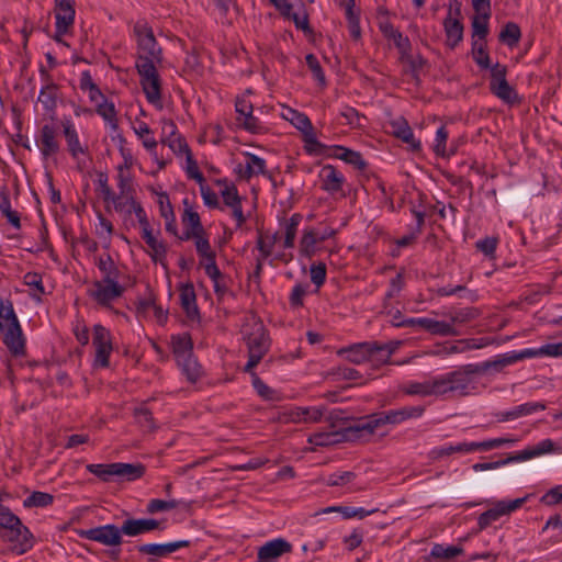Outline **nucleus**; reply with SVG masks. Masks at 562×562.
<instances>
[{
    "mask_svg": "<svg viewBox=\"0 0 562 562\" xmlns=\"http://www.w3.org/2000/svg\"><path fill=\"white\" fill-rule=\"evenodd\" d=\"M136 41L135 67L140 77V86L146 99L151 104L161 100V85L158 67L162 64V48L157 42L153 27L145 20L137 21L133 26Z\"/></svg>",
    "mask_w": 562,
    "mask_h": 562,
    "instance_id": "nucleus-1",
    "label": "nucleus"
},
{
    "mask_svg": "<svg viewBox=\"0 0 562 562\" xmlns=\"http://www.w3.org/2000/svg\"><path fill=\"white\" fill-rule=\"evenodd\" d=\"M0 334L2 342L13 358L26 356V338L15 314L13 303L0 297Z\"/></svg>",
    "mask_w": 562,
    "mask_h": 562,
    "instance_id": "nucleus-2",
    "label": "nucleus"
},
{
    "mask_svg": "<svg viewBox=\"0 0 562 562\" xmlns=\"http://www.w3.org/2000/svg\"><path fill=\"white\" fill-rule=\"evenodd\" d=\"M87 471L98 476L103 482H131L140 479L145 474V467L142 463H90Z\"/></svg>",
    "mask_w": 562,
    "mask_h": 562,
    "instance_id": "nucleus-3",
    "label": "nucleus"
},
{
    "mask_svg": "<svg viewBox=\"0 0 562 562\" xmlns=\"http://www.w3.org/2000/svg\"><path fill=\"white\" fill-rule=\"evenodd\" d=\"M479 366L468 364L464 370H456L448 372L443 375L437 376L439 394L445 395L447 393H458L460 395H467L469 393V386L471 384L470 374L479 373Z\"/></svg>",
    "mask_w": 562,
    "mask_h": 562,
    "instance_id": "nucleus-4",
    "label": "nucleus"
},
{
    "mask_svg": "<svg viewBox=\"0 0 562 562\" xmlns=\"http://www.w3.org/2000/svg\"><path fill=\"white\" fill-rule=\"evenodd\" d=\"M243 334L248 347V356L257 355L262 359L270 347V339L263 324L254 319L251 324H246L243 327Z\"/></svg>",
    "mask_w": 562,
    "mask_h": 562,
    "instance_id": "nucleus-5",
    "label": "nucleus"
},
{
    "mask_svg": "<svg viewBox=\"0 0 562 562\" xmlns=\"http://www.w3.org/2000/svg\"><path fill=\"white\" fill-rule=\"evenodd\" d=\"M78 536L82 539L99 542L106 547H116L123 543L122 526L117 527L113 524H108L90 529H81Z\"/></svg>",
    "mask_w": 562,
    "mask_h": 562,
    "instance_id": "nucleus-6",
    "label": "nucleus"
},
{
    "mask_svg": "<svg viewBox=\"0 0 562 562\" xmlns=\"http://www.w3.org/2000/svg\"><path fill=\"white\" fill-rule=\"evenodd\" d=\"M529 498V495H526L520 498H516L513 501H498L495 505L482 513L477 519L479 530H484L487 528L493 521L498 520L502 516L508 515L512 512L520 508Z\"/></svg>",
    "mask_w": 562,
    "mask_h": 562,
    "instance_id": "nucleus-7",
    "label": "nucleus"
},
{
    "mask_svg": "<svg viewBox=\"0 0 562 562\" xmlns=\"http://www.w3.org/2000/svg\"><path fill=\"white\" fill-rule=\"evenodd\" d=\"M425 412L424 406H404L398 409H390L376 414H372L376 427L384 425H397L412 418L420 417Z\"/></svg>",
    "mask_w": 562,
    "mask_h": 562,
    "instance_id": "nucleus-8",
    "label": "nucleus"
},
{
    "mask_svg": "<svg viewBox=\"0 0 562 562\" xmlns=\"http://www.w3.org/2000/svg\"><path fill=\"white\" fill-rule=\"evenodd\" d=\"M125 288L120 282H98L93 281L88 295L103 307L111 306L112 302L121 297Z\"/></svg>",
    "mask_w": 562,
    "mask_h": 562,
    "instance_id": "nucleus-9",
    "label": "nucleus"
},
{
    "mask_svg": "<svg viewBox=\"0 0 562 562\" xmlns=\"http://www.w3.org/2000/svg\"><path fill=\"white\" fill-rule=\"evenodd\" d=\"M0 537L3 541L11 543L10 551L18 555L25 553L33 547L32 533L23 524L0 531Z\"/></svg>",
    "mask_w": 562,
    "mask_h": 562,
    "instance_id": "nucleus-10",
    "label": "nucleus"
},
{
    "mask_svg": "<svg viewBox=\"0 0 562 562\" xmlns=\"http://www.w3.org/2000/svg\"><path fill=\"white\" fill-rule=\"evenodd\" d=\"M92 344L95 348L94 364L108 368L110 363L109 358L112 351L110 331L100 324L94 325Z\"/></svg>",
    "mask_w": 562,
    "mask_h": 562,
    "instance_id": "nucleus-11",
    "label": "nucleus"
},
{
    "mask_svg": "<svg viewBox=\"0 0 562 562\" xmlns=\"http://www.w3.org/2000/svg\"><path fill=\"white\" fill-rule=\"evenodd\" d=\"M191 544L189 540H178L167 543H144L136 546V550L148 557V562H156L159 559L166 558L181 548H187Z\"/></svg>",
    "mask_w": 562,
    "mask_h": 562,
    "instance_id": "nucleus-12",
    "label": "nucleus"
},
{
    "mask_svg": "<svg viewBox=\"0 0 562 562\" xmlns=\"http://www.w3.org/2000/svg\"><path fill=\"white\" fill-rule=\"evenodd\" d=\"M378 429L373 415L360 418L352 425H345L339 427L340 438L345 441H356L366 436H371Z\"/></svg>",
    "mask_w": 562,
    "mask_h": 562,
    "instance_id": "nucleus-13",
    "label": "nucleus"
},
{
    "mask_svg": "<svg viewBox=\"0 0 562 562\" xmlns=\"http://www.w3.org/2000/svg\"><path fill=\"white\" fill-rule=\"evenodd\" d=\"M461 10L458 4L454 10L449 8L448 16L443 21L447 45L454 48L463 38V24L460 21Z\"/></svg>",
    "mask_w": 562,
    "mask_h": 562,
    "instance_id": "nucleus-14",
    "label": "nucleus"
},
{
    "mask_svg": "<svg viewBox=\"0 0 562 562\" xmlns=\"http://www.w3.org/2000/svg\"><path fill=\"white\" fill-rule=\"evenodd\" d=\"M292 551V544L285 539L278 538L266 542L258 550L259 562H274L279 557Z\"/></svg>",
    "mask_w": 562,
    "mask_h": 562,
    "instance_id": "nucleus-15",
    "label": "nucleus"
},
{
    "mask_svg": "<svg viewBox=\"0 0 562 562\" xmlns=\"http://www.w3.org/2000/svg\"><path fill=\"white\" fill-rule=\"evenodd\" d=\"M160 529V522L153 518H127L122 522V532L128 537H137Z\"/></svg>",
    "mask_w": 562,
    "mask_h": 562,
    "instance_id": "nucleus-16",
    "label": "nucleus"
},
{
    "mask_svg": "<svg viewBox=\"0 0 562 562\" xmlns=\"http://www.w3.org/2000/svg\"><path fill=\"white\" fill-rule=\"evenodd\" d=\"M319 179L322 181L321 188L330 194L340 192L345 182L342 173L331 165H325L321 169Z\"/></svg>",
    "mask_w": 562,
    "mask_h": 562,
    "instance_id": "nucleus-17",
    "label": "nucleus"
},
{
    "mask_svg": "<svg viewBox=\"0 0 562 562\" xmlns=\"http://www.w3.org/2000/svg\"><path fill=\"white\" fill-rule=\"evenodd\" d=\"M398 342L380 344L369 341V362L373 367H380L389 363L391 356L397 348Z\"/></svg>",
    "mask_w": 562,
    "mask_h": 562,
    "instance_id": "nucleus-18",
    "label": "nucleus"
},
{
    "mask_svg": "<svg viewBox=\"0 0 562 562\" xmlns=\"http://www.w3.org/2000/svg\"><path fill=\"white\" fill-rule=\"evenodd\" d=\"M550 452L562 453V447H558L551 439H543L536 446L528 447L514 454L516 462L526 461Z\"/></svg>",
    "mask_w": 562,
    "mask_h": 562,
    "instance_id": "nucleus-19",
    "label": "nucleus"
},
{
    "mask_svg": "<svg viewBox=\"0 0 562 562\" xmlns=\"http://www.w3.org/2000/svg\"><path fill=\"white\" fill-rule=\"evenodd\" d=\"M182 223L186 227L183 234L179 236L180 240H189L192 237H198V234H204V228L198 212L192 206L184 209L182 214Z\"/></svg>",
    "mask_w": 562,
    "mask_h": 562,
    "instance_id": "nucleus-20",
    "label": "nucleus"
},
{
    "mask_svg": "<svg viewBox=\"0 0 562 562\" xmlns=\"http://www.w3.org/2000/svg\"><path fill=\"white\" fill-rule=\"evenodd\" d=\"M61 125L70 156L76 159L80 154H86L88 148L81 145L78 132L71 120L65 119Z\"/></svg>",
    "mask_w": 562,
    "mask_h": 562,
    "instance_id": "nucleus-21",
    "label": "nucleus"
},
{
    "mask_svg": "<svg viewBox=\"0 0 562 562\" xmlns=\"http://www.w3.org/2000/svg\"><path fill=\"white\" fill-rule=\"evenodd\" d=\"M57 98H58V86L48 81L41 89L37 101L44 108L46 114L53 120L55 117V112L57 108Z\"/></svg>",
    "mask_w": 562,
    "mask_h": 562,
    "instance_id": "nucleus-22",
    "label": "nucleus"
},
{
    "mask_svg": "<svg viewBox=\"0 0 562 562\" xmlns=\"http://www.w3.org/2000/svg\"><path fill=\"white\" fill-rule=\"evenodd\" d=\"M41 153L44 158H48L59 151V143L57 140L56 128L52 125L45 124L41 128Z\"/></svg>",
    "mask_w": 562,
    "mask_h": 562,
    "instance_id": "nucleus-23",
    "label": "nucleus"
},
{
    "mask_svg": "<svg viewBox=\"0 0 562 562\" xmlns=\"http://www.w3.org/2000/svg\"><path fill=\"white\" fill-rule=\"evenodd\" d=\"M95 266L102 274L98 282H119L121 272L110 254H104L95 259Z\"/></svg>",
    "mask_w": 562,
    "mask_h": 562,
    "instance_id": "nucleus-24",
    "label": "nucleus"
},
{
    "mask_svg": "<svg viewBox=\"0 0 562 562\" xmlns=\"http://www.w3.org/2000/svg\"><path fill=\"white\" fill-rule=\"evenodd\" d=\"M380 31L390 41H393L395 47L401 55H407L411 49V42L407 36H404L393 24L389 21L380 22Z\"/></svg>",
    "mask_w": 562,
    "mask_h": 562,
    "instance_id": "nucleus-25",
    "label": "nucleus"
},
{
    "mask_svg": "<svg viewBox=\"0 0 562 562\" xmlns=\"http://www.w3.org/2000/svg\"><path fill=\"white\" fill-rule=\"evenodd\" d=\"M437 385V378L424 382H411L405 386L404 392L408 395L440 396Z\"/></svg>",
    "mask_w": 562,
    "mask_h": 562,
    "instance_id": "nucleus-26",
    "label": "nucleus"
},
{
    "mask_svg": "<svg viewBox=\"0 0 562 562\" xmlns=\"http://www.w3.org/2000/svg\"><path fill=\"white\" fill-rule=\"evenodd\" d=\"M180 302L181 306L184 310L187 316L190 319H194L199 315V310L196 305V296L194 292V288L191 283L183 285L180 290Z\"/></svg>",
    "mask_w": 562,
    "mask_h": 562,
    "instance_id": "nucleus-27",
    "label": "nucleus"
},
{
    "mask_svg": "<svg viewBox=\"0 0 562 562\" xmlns=\"http://www.w3.org/2000/svg\"><path fill=\"white\" fill-rule=\"evenodd\" d=\"M419 327L425 329L426 331L438 335V336H456L458 335L457 330L453 328L452 324L436 321L428 317H423L419 322Z\"/></svg>",
    "mask_w": 562,
    "mask_h": 562,
    "instance_id": "nucleus-28",
    "label": "nucleus"
},
{
    "mask_svg": "<svg viewBox=\"0 0 562 562\" xmlns=\"http://www.w3.org/2000/svg\"><path fill=\"white\" fill-rule=\"evenodd\" d=\"M328 431H318L308 437V442L316 447H328L342 442L339 428L335 429V425L330 426Z\"/></svg>",
    "mask_w": 562,
    "mask_h": 562,
    "instance_id": "nucleus-29",
    "label": "nucleus"
},
{
    "mask_svg": "<svg viewBox=\"0 0 562 562\" xmlns=\"http://www.w3.org/2000/svg\"><path fill=\"white\" fill-rule=\"evenodd\" d=\"M369 341H364L344 348L339 353L346 355L348 361L360 364L366 361L369 362Z\"/></svg>",
    "mask_w": 562,
    "mask_h": 562,
    "instance_id": "nucleus-30",
    "label": "nucleus"
},
{
    "mask_svg": "<svg viewBox=\"0 0 562 562\" xmlns=\"http://www.w3.org/2000/svg\"><path fill=\"white\" fill-rule=\"evenodd\" d=\"M491 92L507 104H515L520 101L517 91L508 81H499L497 85H490Z\"/></svg>",
    "mask_w": 562,
    "mask_h": 562,
    "instance_id": "nucleus-31",
    "label": "nucleus"
},
{
    "mask_svg": "<svg viewBox=\"0 0 562 562\" xmlns=\"http://www.w3.org/2000/svg\"><path fill=\"white\" fill-rule=\"evenodd\" d=\"M177 363L181 368L188 381L195 383L200 379L202 374V368L193 357V353L189 355L188 357L177 359Z\"/></svg>",
    "mask_w": 562,
    "mask_h": 562,
    "instance_id": "nucleus-32",
    "label": "nucleus"
},
{
    "mask_svg": "<svg viewBox=\"0 0 562 562\" xmlns=\"http://www.w3.org/2000/svg\"><path fill=\"white\" fill-rule=\"evenodd\" d=\"M171 342L176 360L193 353V344L189 334L172 336Z\"/></svg>",
    "mask_w": 562,
    "mask_h": 562,
    "instance_id": "nucleus-33",
    "label": "nucleus"
},
{
    "mask_svg": "<svg viewBox=\"0 0 562 562\" xmlns=\"http://www.w3.org/2000/svg\"><path fill=\"white\" fill-rule=\"evenodd\" d=\"M335 149L339 153L335 154V157L344 160L345 162L352 165L358 170H364L367 162L363 160L359 151L351 150L342 146H335Z\"/></svg>",
    "mask_w": 562,
    "mask_h": 562,
    "instance_id": "nucleus-34",
    "label": "nucleus"
},
{
    "mask_svg": "<svg viewBox=\"0 0 562 562\" xmlns=\"http://www.w3.org/2000/svg\"><path fill=\"white\" fill-rule=\"evenodd\" d=\"M490 12L476 13L472 19V37H477V41H485L488 34V19Z\"/></svg>",
    "mask_w": 562,
    "mask_h": 562,
    "instance_id": "nucleus-35",
    "label": "nucleus"
},
{
    "mask_svg": "<svg viewBox=\"0 0 562 562\" xmlns=\"http://www.w3.org/2000/svg\"><path fill=\"white\" fill-rule=\"evenodd\" d=\"M117 188L119 193L122 195H126L127 201H131L132 199H135V189L133 187V179L132 176L124 171V166L117 167Z\"/></svg>",
    "mask_w": 562,
    "mask_h": 562,
    "instance_id": "nucleus-36",
    "label": "nucleus"
},
{
    "mask_svg": "<svg viewBox=\"0 0 562 562\" xmlns=\"http://www.w3.org/2000/svg\"><path fill=\"white\" fill-rule=\"evenodd\" d=\"M520 37V27L514 22H507L498 35V40L509 47L516 46Z\"/></svg>",
    "mask_w": 562,
    "mask_h": 562,
    "instance_id": "nucleus-37",
    "label": "nucleus"
},
{
    "mask_svg": "<svg viewBox=\"0 0 562 562\" xmlns=\"http://www.w3.org/2000/svg\"><path fill=\"white\" fill-rule=\"evenodd\" d=\"M304 148L308 154L322 155L325 153L326 146L317 140L313 125L302 132Z\"/></svg>",
    "mask_w": 562,
    "mask_h": 562,
    "instance_id": "nucleus-38",
    "label": "nucleus"
},
{
    "mask_svg": "<svg viewBox=\"0 0 562 562\" xmlns=\"http://www.w3.org/2000/svg\"><path fill=\"white\" fill-rule=\"evenodd\" d=\"M302 218L303 216L300 213H294L284 222L285 236L283 245L285 248H292L294 246L295 235Z\"/></svg>",
    "mask_w": 562,
    "mask_h": 562,
    "instance_id": "nucleus-39",
    "label": "nucleus"
},
{
    "mask_svg": "<svg viewBox=\"0 0 562 562\" xmlns=\"http://www.w3.org/2000/svg\"><path fill=\"white\" fill-rule=\"evenodd\" d=\"M324 239V236L318 238L313 229L305 231L300 243L301 254L306 257H312L315 252L317 241H323Z\"/></svg>",
    "mask_w": 562,
    "mask_h": 562,
    "instance_id": "nucleus-40",
    "label": "nucleus"
},
{
    "mask_svg": "<svg viewBox=\"0 0 562 562\" xmlns=\"http://www.w3.org/2000/svg\"><path fill=\"white\" fill-rule=\"evenodd\" d=\"M473 59L483 69L491 67V59L486 52V45L484 41L474 40L472 43Z\"/></svg>",
    "mask_w": 562,
    "mask_h": 562,
    "instance_id": "nucleus-41",
    "label": "nucleus"
},
{
    "mask_svg": "<svg viewBox=\"0 0 562 562\" xmlns=\"http://www.w3.org/2000/svg\"><path fill=\"white\" fill-rule=\"evenodd\" d=\"M97 113L103 117L104 121L109 122L111 128L116 131L119 128V122L116 119V110L112 102L106 100L98 103Z\"/></svg>",
    "mask_w": 562,
    "mask_h": 562,
    "instance_id": "nucleus-42",
    "label": "nucleus"
},
{
    "mask_svg": "<svg viewBox=\"0 0 562 562\" xmlns=\"http://www.w3.org/2000/svg\"><path fill=\"white\" fill-rule=\"evenodd\" d=\"M462 551V548L457 546L445 547L443 544L437 543L431 548L430 557L436 560H449L461 554Z\"/></svg>",
    "mask_w": 562,
    "mask_h": 562,
    "instance_id": "nucleus-43",
    "label": "nucleus"
},
{
    "mask_svg": "<svg viewBox=\"0 0 562 562\" xmlns=\"http://www.w3.org/2000/svg\"><path fill=\"white\" fill-rule=\"evenodd\" d=\"M54 502V496L44 492H33L23 501V506L26 508L32 507H46Z\"/></svg>",
    "mask_w": 562,
    "mask_h": 562,
    "instance_id": "nucleus-44",
    "label": "nucleus"
},
{
    "mask_svg": "<svg viewBox=\"0 0 562 562\" xmlns=\"http://www.w3.org/2000/svg\"><path fill=\"white\" fill-rule=\"evenodd\" d=\"M150 251L148 255L150 256L151 260L154 262H159L164 269L167 270V261H166V255H167V246L161 240H154L153 243L147 244Z\"/></svg>",
    "mask_w": 562,
    "mask_h": 562,
    "instance_id": "nucleus-45",
    "label": "nucleus"
},
{
    "mask_svg": "<svg viewBox=\"0 0 562 562\" xmlns=\"http://www.w3.org/2000/svg\"><path fill=\"white\" fill-rule=\"evenodd\" d=\"M401 59L408 64L412 78L418 83L420 81L419 71L427 64V60L422 55L413 56L408 53L407 55H401Z\"/></svg>",
    "mask_w": 562,
    "mask_h": 562,
    "instance_id": "nucleus-46",
    "label": "nucleus"
},
{
    "mask_svg": "<svg viewBox=\"0 0 562 562\" xmlns=\"http://www.w3.org/2000/svg\"><path fill=\"white\" fill-rule=\"evenodd\" d=\"M135 133L143 140V146L151 154H156L157 142L151 136L153 132L145 122H140L138 127L135 128Z\"/></svg>",
    "mask_w": 562,
    "mask_h": 562,
    "instance_id": "nucleus-47",
    "label": "nucleus"
},
{
    "mask_svg": "<svg viewBox=\"0 0 562 562\" xmlns=\"http://www.w3.org/2000/svg\"><path fill=\"white\" fill-rule=\"evenodd\" d=\"M480 315V312L475 307H464L458 311L449 313L450 324H465L475 319Z\"/></svg>",
    "mask_w": 562,
    "mask_h": 562,
    "instance_id": "nucleus-48",
    "label": "nucleus"
},
{
    "mask_svg": "<svg viewBox=\"0 0 562 562\" xmlns=\"http://www.w3.org/2000/svg\"><path fill=\"white\" fill-rule=\"evenodd\" d=\"M134 416L137 420V423L143 427L144 429L148 431H153L156 429V424L153 417L151 412L145 407L139 406L134 409Z\"/></svg>",
    "mask_w": 562,
    "mask_h": 562,
    "instance_id": "nucleus-49",
    "label": "nucleus"
},
{
    "mask_svg": "<svg viewBox=\"0 0 562 562\" xmlns=\"http://www.w3.org/2000/svg\"><path fill=\"white\" fill-rule=\"evenodd\" d=\"M515 362H516V360H515L513 351H512V352H507V353L498 357L497 359H495L493 361L483 362L482 366L479 367V369H480V372L486 371L491 368L495 369L496 371H501L503 368H505L509 364H513Z\"/></svg>",
    "mask_w": 562,
    "mask_h": 562,
    "instance_id": "nucleus-50",
    "label": "nucleus"
},
{
    "mask_svg": "<svg viewBox=\"0 0 562 562\" xmlns=\"http://www.w3.org/2000/svg\"><path fill=\"white\" fill-rule=\"evenodd\" d=\"M21 519L8 507L0 505V531L21 526Z\"/></svg>",
    "mask_w": 562,
    "mask_h": 562,
    "instance_id": "nucleus-51",
    "label": "nucleus"
},
{
    "mask_svg": "<svg viewBox=\"0 0 562 562\" xmlns=\"http://www.w3.org/2000/svg\"><path fill=\"white\" fill-rule=\"evenodd\" d=\"M161 143L165 144V145H168V147L177 156H181V155L188 156V151H191L190 148H189L188 143L180 135H177V136H175V137H172L170 139L161 138Z\"/></svg>",
    "mask_w": 562,
    "mask_h": 562,
    "instance_id": "nucleus-52",
    "label": "nucleus"
},
{
    "mask_svg": "<svg viewBox=\"0 0 562 562\" xmlns=\"http://www.w3.org/2000/svg\"><path fill=\"white\" fill-rule=\"evenodd\" d=\"M236 120L239 126H243L246 131L252 134H259L265 130L261 122L252 113L243 117H237Z\"/></svg>",
    "mask_w": 562,
    "mask_h": 562,
    "instance_id": "nucleus-53",
    "label": "nucleus"
},
{
    "mask_svg": "<svg viewBox=\"0 0 562 562\" xmlns=\"http://www.w3.org/2000/svg\"><path fill=\"white\" fill-rule=\"evenodd\" d=\"M195 240V248L198 254L206 260L215 259V252L211 249V245L204 234H198V237H192Z\"/></svg>",
    "mask_w": 562,
    "mask_h": 562,
    "instance_id": "nucleus-54",
    "label": "nucleus"
},
{
    "mask_svg": "<svg viewBox=\"0 0 562 562\" xmlns=\"http://www.w3.org/2000/svg\"><path fill=\"white\" fill-rule=\"evenodd\" d=\"M246 158L249 159L250 165L254 166L256 176L262 175L267 177L272 182L273 186H276V181L272 175L269 173L266 169L265 159L251 153H246Z\"/></svg>",
    "mask_w": 562,
    "mask_h": 562,
    "instance_id": "nucleus-55",
    "label": "nucleus"
},
{
    "mask_svg": "<svg viewBox=\"0 0 562 562\" xmlns=\"http://www.w3.org/2000/svg\"><path fill=\"white\" fill-rule=\"evenodd\" d=\"M356 473L351 471H344L338 473H333L328 476L326 484L328 486H344L356 479Z\"/></svg>",
    "mask_w": 562,
    "mask_h": 562,
    "instance_id": "nucleus-56",
    "label": "nucleus"
},
{
    "mask_svg": "<svg viewBox=\"0 0 562 562\" xmlns=\"http://www.w3.org/2000/svg\"><path fill=\"white\" fill-rule=\"evenodd\" d=\"M306 65L313 72L314 78L322 85L325 86L326 78L323 68L314 54H308L305 57Z\"/></svg>",
    "mask_w": 562,
    "mask_h": 562,
    "instance_id": "nucleus-57",
    "label": "nucleus"
},
{
    "mask_svg": "<svg viewBox=\"0 0 562 562\" xmlns=\"http://www.w3.org/2000/svg\"><path fill=\"white\" fill-rule=\"evenodd\" d=\"M290 116H286V119L301 132L305 131L306 128H310L312 126L311 120L307 117V115L292 110H289Z\"/></svg>",
    "mask_w": 562,
    "mask_h": 562,
    "instance_id": "nucleus-58",
    "label": "nucleus"
},
{
    "mask_svg": "<svg viewBox=\"0 0 562 562\" xmlns=\"http://www.w3.org/2000/svg\"><path fill=\"white\" fill-rule=\"evenodd\" d=\"M221 195L224 204L228 207L235 206L241 202L235 184L226 186V188L221 191Z\"/></svg>",
    "mask_w": 562,
    "mask_h": 562,
    "instance_id": "nucleus-59",
    "label": "nucleus"
},
{
    "mask_svg": "<svg viewBox=\"0 0 562 562\" xmlns=\"http://www.w3.org/2000/svg\"><path fill=\"white\" fill-rule=\"evenodd\" d=\"M187 160V168L186 172L189 178L194 179L199 184H202V182H205V179L202 175V172L199 170L196 161L194 160L192 153L188 151V156H186Z\"/></svg>",
    "mask_w": 562,
    "mask_h": 562,
    "instance_id": "nucleus-60",
    "label": "nucleus"
},
{
    "mask_svg": "<svg viewBox=\"0 0 562 562\" xmlns=\"http://www.w3.org/2000/svg\"><path fill=\"white\" fill-rule=\"evenodd\" d=\"M307 288H308L307 284H301V283H297L293 286L292 292L289 297L290 305L293 308L303 306V297L305 296V294L307 292Z\"/></svg>",
    "mask_w": 562,
    "mask_h": 562,
    "instance_id": "nucleus-61",
    "label": "nucleus"
},
{
    "mask_svg": "<svg viewBox=\"0 0 562 562\" xmlns=\"http://www.w3.org/2000/svg\"><path fill=\"white\" fill-rule=\"evenodd\" d=\"M304 413L301 411V408L279 412L277 417L273 419L282 423V424H289V423H300L302 422Z\"/></svg>",
    "mask_w": 562,
    "mask_h": 562,
    "instance_id": "nucleus-62",
    "label": "nucleus"
},
{
    "mask_svg": "<svg viewBox=\"0 0 562 562\" xmlns=\"http://www.w3.org/2000/svg\"><path fill=\"white\" fill-rule=\"evenodd\" d=\"M311 281L317 286H322L326 280V265L323 262H318L317 265H312L310 269Z\"/></svg>",
    "mask_w": 562,
    "mask_h": 562,
    "instance_id": "nucleus-63",
    "label": "nucleus"
},
{
    "mask_svg": "<svg viewBox=\"0 0 562 562\" xmlns=\"http://www.w3.org/2000/svg\"><path fill=\"white\" fill-rule=\"evenodd\" d=\"M540 502L547 506H553L562 503V485H557L549 490L541 498Z\"/></svg>",
    "mask_w": 562,
    "mask_h": 562,
    "instance_id": "nucleus-64",
    "label": "nucleus"
}]
</instances>
